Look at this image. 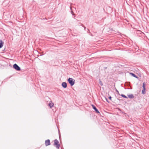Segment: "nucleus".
Masks as SVG:
<instances>
[{
	"label": "nucleus",
	"instance_id": "nucleus-14",
	"mask_svg": "<svg viewBox=\"0 0 149 149\" xmlns=\"http://www.w3.org/2000/svg\"><path fill=\"white\" fill-rule=\"evenodd\" d=\"M99 84L101 86H103V83H102V81H101L100 80V79H99Z\"/></svg>",
	"mask_w": 149,
	"mask_h": 149
},
{
	"label": "nucleus",
	"instance_id": "nucleus-17",
	"mask_svg": "<svg viewBox=\"0 0 149 149\" xmlns=\"http://www.w3.org/2000/svg\"><path fill=\"white\" fill-rule=\"evenodd\" d=\"M105 100H106V101H107V102H108V103H110V102L108 101L107 98V97H105Z\"/></svg>",
	"mask_w": 149,
	"mask_h": 149
},
{
	"label": "nucleus",
	"instance_id": "nucleus-8",
	"mask_svg": "<svg viewBox=\"0 0 149 149\" xmlns=\"http://www.w3.org/2000/svg\"><path fill=\"white\" fill-rule=\"evenodd\" d=\"M4 42L1 40H0V49L3 46Z\"/></svg>",
	"mask_w": 149,
	"mask_h": 149
},
{
	"label": "nucleus",
	"instance_id": "nucleus-22",
	"mask_svg": "<svg viewBox=\"0 0 149 149\" xmlns=\"http://www.w3.org/2000/svg\"><path fill=\"white\" fill-rule=\"evenodd\" d=\"M122 113H123V114H127V113H125L124 112H123V111H122Z\"/></svg>",
	"mask_w": 149,
	"mask_h": 149
},
{
	"label": "nucleus",
	"instance_id": "nucleus-21",
	"mask_svg": "<svg viewBox=\"0 0 149 149\" xmlns=\"http://www.w3.org/2000/svg\"><path fill=\"white\" fill-rule=\"evenodd\" d=\"M116 91L118 93H119V91L117 90L116 89Z\"/></svg>",
	"mask_w": 149,
	"mask_h": 149
},
{
	"label": "nucleus",
	"instance_id": "nucleus-10",
	"mask_svg": "<svg viewBox=\"0 0 149 149\" xmlns=\"http://www.w3.org/2000/svg\"><path fill=\"white\" fill-rule=\"evenodd\" d=\"M54 104L53 103H52L51 102V103H49V104L48 105L49 107H50V108H51L52 107L54 106Z\"/></svg>",
	"mask_w": 149,
	"mask_h": 149
},
{
	"label": "nucleus",
	"instance_id": "nucleus-11",
	"mask_svg": "<svg viewBox=\"0 0 149 149\" xmlns=\"http://www.w3.org/2000/svg\"><path fill=\"white\" fill-rule=\"evenodd\" d=\"M146 89H144L142 90V91H141V93L143 94L144 95L146 94Z\"/></svg>",
	"mask_w": 149,
	"mask_h": 149
},
{
	"label": "nucleus",
	"instance_id": "nucleus-12",
	"mask_svg": "<svg viewBox=\"0 0 149 149\" xmlns=\"http://www.w3.org/2000/svg\"><path fill=\"white\" fill-rule=\"evenodd\" d=\"M146 84L144 82L143 83L142 85V87L143 88V89H146Z\"/></svg>",
	"mask_w": 149,
	"mask_h": 149
},
{
	"label": "nucleus",
	"instance_id": "nucleus-4",
	"mask_svg": "<svg viewBox=\"0 0 149 149\" xmlns=\"http://www.w3.org/2000/svg\"><path fill=\"white\" fill-rule=\"evenodd\" d=\"M91 106L92 107L93 109L97 113H100L99 111L97 108L93 104H92L91 105Z\"/></svg>",
	"mask_w": 149,
	"mask_h": 149
},
{
	"label": "nucleus",
	"instance_id": "nucleus-24",
	"mask_svg": "<svg viewBox=\"0 0 149 149\" xmlns=\"http://www.w3.org/2000/svg\"><path fill=\"white\" fill-rule=\"evenodd\" d=\"M87 30H88V32L89 33V32L90 31L88 29H87Z\"/></svg>",
	"mask_w": 149,
	"mask_h": 149
},
{
	"label": "nucleus",
	"instance_id": "nucleus-18",
	"mask_svg": "<svg viewBox=\"0 0 149 149\" xmlns=\"http://www.w3.org/2000/svg\"><path fill=\"white\" fill-rule=\"evenodd\" d=\"M117 109L118 111H120V112H122L120 108H118Z\"/></svg>",
	"mask_w": 149,
	"mask_h": 149
},
{
	"label": "nucleus",
	"instance_id": "nucleus-9",
	"mask_svg": "<svg viewBox=\"0 0 149 149\" xmlns=\"http://www.w3.org/2000/svg\"><path fill=\"white\" fill-rule=\"evenodd\" d=\"M127 96L130 99H132L134 97V96L132 94L128 95Z\"/></svg>",
	"mask_w": 149,
	"mask_h": 149
},
{
	"label": "nucleus",
	"instance_id": "nucleus-26",
	"mask_svg": "<svg viewBox=\"0 0 149 149\" xmlns=\"http://www.w3.org/2000/svg\"><path fill=\"white\" fill-rule=\"evenodd\" d=\"M5 49V48L3 50V51H4Z\"/></svg>",
	"mask_w": 149,
	"mask_h": 149
},
{
	"label": "nucleus",
	"instance_id": "nucleus-20",
	"mask_svg": "<svg viewBox=\"0 0 149 149\" xmlns=\"http://www.w3.org/2000/svg\"><path fill=\"white\" fill-rule=\"evenodd\" d=\"M59 138H60H60H61V134H60V132H59Z\"/></svg>",
	"mask_w": 149,
	"mask_h": 149
},
{
	"label": "nucleus",
	"instance_id": "nucleus-7",
	"mask_svg": "<svg viewBox=\"0 0 149 149\" xmlns=\"http://www.w3.org/2000/svg\"><path fill=\"white\" fill-rule=\"evenodd\" d=\"M130 74L132 76L136 78H137V79H139V77L137 76H136V75L134 74V73H132V72H130Z\"/></svg>",
	"mask_w": 149,
	"mask_h": 149
},
{
	"label": "nucleus",
	"instance_id": "nucleus-13",
	"mask_svg": "<svg viewBox=\"0 0 149 149\" xmlns=\"http://www.w3.org/2000/svg\"><path fill=\"white\" fill-rule=\"evenodd\" d=\"M120 96L124 98H128V97L124 94H122L120 95Z\"/></svg>",
	"mask_w": 149,
	"mask_h": 149
},
{
	"label": "nucleus",
	"instance_id": "nucleus-3",
	"mask_svg": "<svg viewBox=\"0 0 149 149\" xmlns=\"http://www.w3.org/2000/svg\"><path fill=\"white\" fill-rule=\"evenodd\" d=\"M13 66V68L17 71H19L21 70L20 68L16 63L14 64Z\"/></svg>",
	"mask_w": 149,
	"mask_h": 149
},
{
	"label": "nucleus",
	"instance_id": "nucleus-23",
	"mask_svg": "<svg viewBox=\"0 0 149 149\" xmlns=\"http://www.w3.org/2000/svg\"><path fill=\"white\" fill-rule=\"evenodd\" d=\"M132 89V87H131V88H127V89Z\"/></svg>",
	"mask_w": 149,
	"mask_h": 149
},
{
	"label": "nucleus",
	"instance_id": "nucleus-5",
	"mask_svg": "<svg viewBox=\"0 0 149 149\" xmlns=\"http://www.w3.org/2000/svg\"><path fill=\"white\" fill-rule=\"evenodd\" d=\"M45 145L46 146H48L50 145L51 144L50 141L49 139H48L46 140L45 142Z\"/></svg>",
	"mask_w": 149,
	"mask_h": 149
},
{
	"label": "nucleus",
	"instance_id": "nucleus-25",
	"mask_svg": "<svg viewBox=\"0 0 149 149\" xmlns=\"http://www.w3.org/2000/svg\"><path fill=\"white\" fill-rule=\"evenodd\" d=\"M126 115L127 116H128V117H129V116H129V115H127V114H126Z\"/></svg>",
	"mask_w": 149,
	"mask_h": 149
},
{
	"label": "nucleus",
	"instance_id": "nucleus-19",
	"mask_svg": "<svg viewBox=\"0 0 149 149\" xmlns=\"http://www.w3.org/2000/svg\"><path fill=\"white\" fill-rule=\"evenodd\" d=\"M109 99L110 100H111V96H109V97H108Z\"/></svg>",
	"mask_w": 149,
	"mask_h": 149
},
{
	"label": "nucleus",
	"instance_id": "nucleus-1",
	"mask_svg": "<svg viewBox=\"0 0 149 149\" xmlns=\"http://www.w3.org/2000/svg\"><path fill=\"white\" fill-rule=\"evenodd\" d=\"M67 81L71 86H73L75 83V80L72 78H69L68 79Z\"/></svg>",
	"mask_w": 149,
	"mask_h": 149
},
{
	"label": "nucleus",
	"instance_id": "nucleus-6",
	"mask_svg": "<svg viewBox=\"0 0 149 149\" xmlns=\"http://www.w3.org/2000/svg\"><path fill=\"white\" fill-rule=\"evenodd\" d=\"M61 86L63 88H65L67 87V84L66 82H63L62 83Z\"/></svg>",
	"mask_w": 149,
	"mask_h": 149
},
{
	"label": "nucleus",
	"instance_id": "nucleus-2",
	"mask_svg": "<svg viewBox=\"0 0 149 149\" xmlns=\"http://www.w3.org/2000/svg\"><path fill=\"white\" fill-rule=\"evenodd\" d=\"M54 146L56 147V148L58 149H59L60 146V144L59 142L57 139H55L54 140Z\"/></svg>",
	"mask_w": 149,
	"mask_h": 149
},
{
	"label": "nucleus",
	"instance_id": "nucleus-16",
	"mask_svg": "<svg viewBox=\"0 0 149 149\" xmlns=\"http://www.w3.org/2000/svg\"><path fill=\"white\" fill-rule=\"evenodd\" d=\"M81 26H82L84 28V30L85 31L86 29V27L84 26L83 24H81Z\"/></svg>",
	"mask_w": 149,
	"mask_h": 149
},
{
	"label": "nucleus",
	"instance_id": "nucleus-27",
	"mask_svg": "<svg viewBox=\"0 0 149 149\" xmlns=\"http://www.w3.org/2000/svg\"><path fill=\"white\" fill-rule=\"evenodd\" d=\"M81 24V23H79V24Z\"/></svg>",
	"mask_w": 149,
	"mask_h": 149
},
{
	"label": "nucleus",
	"instance_id": "nucleus-15",
	"mask_svg": "<svg viewBox=\"0 0 149 149\" xmlns=\"http://www.w3.org/2000/svg\"><path fill=\"white\" fill-rule=\"evenodd\" d=\"M125 84L128 86H129L130 85V83L129 82H127L125 83Z\"/></svg>",
	"mask_w": 149,
	"mask_h": 149
}]
</instances>
